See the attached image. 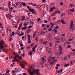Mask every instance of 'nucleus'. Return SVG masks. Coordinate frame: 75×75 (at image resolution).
I'll list each match as a JSON object with an SVG mask.
<instances>
[{
  "label": "nucleus",
  "mask_w": 75,
  "mask_h": 75,
  "mask_svg": "<svg viewBox=\"0 0 75 75\" xmlns=\"http://www.w3.org/2000/svg\"><path fill=\"white\" fill-rule=\"evenodd\" d=\"M48 30L49 31H52V29H51V28H49Z\"/></svg>",
  "instance_id": "4d7b16f0"
},
{
  "label": "nucleus",
  "mask_w": 75,
  "mask_h": 75,
  "mask_svg": "<svg viewBox=\"0 0 75 75\" xmlns=\"http://www.w3.org/2000/svg\"><path fill=\"white\" fill-rule=\"evenodd\" d=\"M27 64V62L25 61H23L20 64L22 68H25V66H24V64Z\"/></svg>",
  "instance_id": "7ed1b4c3"
},
{
  "label": "nucleus",
  "mask_w": 75,
  "mask_h": 75,
  "mask_svg": "<svg viewBox=\"0 0 75 75\" xmlns=\"http://www.w3.org/2000/svg\"><path fill=\"white\" fill-rule=\"evenodd\" d=\"M67 36H68V37H69L70 38H71L72 36V34L71 33H68L67 35Z\"/></svg>",
  "instance_id": "6ab92c4d"
},
{
  "label": "nucleus",
  "mask_w": 75,
  "mask_h": 75,
  "mask_svg": "<svg viewBox=\"0 0 75 75\" xmlns=\"http://www.w3.org/2000/svg\"><path fill=\"white\" fill-rule=\"evenodd\" d=\"M59 51H62V46L61 45H60L59 46Z\"/></svg>",
  "instance_id": "4be33fe9"
},
{
  "label": "nucleus",
  "mask_w": 75,
  "mask_h": 75,
  "mask_svg": "<svg viewBox=\"0 0 75 75\" xmlns=\"http://www.w3.org/2000/svg\"><path fill=\"white\" fill-rule=\"evenodd\" d=\"M74 21H71V25H74V23H73Z\"/></svg>",
  "instance_id": "864d4df0"
},
{
  "label": "nucleus",
  "mask_w": 75,
  "mask_h": 75,
  "mask_svg": "<svg viewBox=\"0 0 75 75\" xmlns=\"http://www.w3.org/2000/svg\"><path fill=\"white\" fill-rule=\"evenodd\" d=\"M19 55H16V56H14V59H15V60H16V61L17 62H19V60L18 59H17V58L19 57Z\"/></svg>",
  "instance_id": "0eeeda50"
},
{
  "label": "nucleus",
  "mask_w": 75,
  "mask_h": 75,
  "mask_svg": "<svg viewBox=\"0 0 75 75\" xmlns=\"http://www.w3.org/2000/svg\"><path fill=\"white\" fill-rule=\"evenodd\" d=\"M73 44L74 47H75V41L73 43Z\"/></svg>",
  "instance_id": "338daca9"
},
{
  "label": "nucleus",
  "mask_w": 75,
  "mask_h": 75,
  "mask_svg": "<svg viewBox=\"0 0 75 75\" xmlns=\"http://www.w3.org/2000/svg\"><path fill=\"white\" fill-rule=\"evenodd\" d=\"M30 52L28 54V55H31L33 53V52H32V51H30Z\"/></svg>",
  "instance_id": "ea45409f"
},
{
  "label": "nucleus",
  "mask_w": 75,
  "mask_h": 75,
  "mask_svg": "<svg viewBox=\"0 0 75 75\" xmlns=\"http://www.w3.org/2000/svg\"><path fill=\"white\" fill-rule=\"evenodd\" d=\"M12 24L13 25H16V24H17V23H16V22H13L12 23Z\"/></svg>",
  "instance_id": "7c9ffc66"
},
{
  "label": "nucleus",
  "mask_w": 75,
  "mask_h": 75,
  "mask_svg": "<svg viewBox=\"0 0 75 75\" xmlns=\"http://www.w3.org/2000/svg\"><path fill=\"white\" fill-rule=\"evenodd\" d=\"M37 7L38 8H40L41 7V6L40 5H37Z\"/></svg>",
  "instance_id": "a18cd8bd"
},
{
  "label": "nucleus",
  "mask_w": 75,
  "mask_h": 75,
  "mask_svg": "<svg viewBox=\"0 0 75 75\" xmlns=\"http://www.w3.org/2000/svg\"><path fill=\"white\" fill-rule=\"evenodd\" d=\"M13 6H14V7H17V6L15 4H12Z\"/></svg>",
  "instance_id": "680f3d73"
},
{
  "label": "nucleus",
  "mask_w": 75,
  "mask_h": 75,
  "mask_svg": "<svg viewBox=\"0 0 75 75\" xmlns=\"http://www.w3.org/2000/svg\"><path fill=\"white\" fill-rule=\"evenodd\" d=\"M67 47L68 48H71V45H68L67 46Z\"/></svg>",
  "instance_id": "5fc2aeb1"
},
{
  "label": "nucleus",
  "mask_w": 75,
  "mask_h": 75,
  "mask_svg": "<svg viewBox=\"0 0 75 75\" xmlns=\"http://www.w3.org/2000/svg\"><path fill=\"white\" fill-rule=\"evenodd\" d=\"M51 67H52V65H50V64H48V65L47 66V68L48 69H50L51 68Z\"/></svg>",
  "instance_id": "dca6fc26"
},
{
  "label": "nucleus",
  "mask_w": 75,
  "mask_h": 75,
  "mask_svg": "<svg viewBox=\"0 0 75 75\" xmlns=\"http://www.w3.org/2000/svg\"><path fill=\"white\" fill-rule=\"evenodd\" d=\"M28 44H30V43H31V40H29L28 41Z\"/></svg>",
  "instance_id": "69168bd1"
},
{
  "label": "nucleus",
  "mask_w": 75,
  "mask_h": 75,
  "mask_svg": "<svg viewBox=\"0 0 75 75\" xmlns=\"http://www.w3.org/2000/svg\"><path fill=\"white\" fill-rule=\"evenodd\" d=\"M56 17H54L53 18V21H54V20H56Z\"/></svg>",
  "instance_id": "0e129e2a"
},
{
  "label": "nucleus",
  "mask_w": 75,
  "mask_h": 75,
  "mask_svg": "<svg viewBox=\"0 0 75 75\" xmlns=\"http://www.w3.org/2000/svg\"><path fill=\"white\" fill-rule=\"evenodd\" d=\"M61 23H62L63 24H66V23L65 22H64V20L63 19L61 20Z\"/></svg>",
  "instance_id": "412c9836"
},
{
  "label": "nucleus",
  "mask_w": 75,
  "mask_h": 75,
  "mask_svg": "<svg viewBox=\"0 0 75 75\" xmlns=\"http://www.w3.org/2000/svg\"><path fill=\"white\" fill-rule=\"evenodd\" d=\"M6 16L7 18H9V20H10V19H11V17H12V15L10 14H8V15L6 14Z\"/></svg>",
  "instance_id": "39448f33"
},
{
  "label": "nucleus",
  "mask_w": 75,
  "mask_h": 75,
  "mask_svg": "<svg viewBox=\"0 0 75 75\" xmlns=\"http://www.w3.org/2000/svg\"><path fill=\"white\" fill-rule=\"evenodd\" d=\"M56 42H57V43H60L61 42L60 41H55Z\"/></svg>",
  "instance_id": "052dcab7"
},
{
  "label": "nucleus",
  "mask_w": 75,
  "mask_h": 75,
  "mask_svg": "<svg viewBox=\"0 0 75 75\" xmlns=\"http://www.w3.org/2000/svg\"><path fill=\"white\" fill-rule=\"evenodd\" d=\"M27 3V4H28L29 5H30V4H31V5L32 6H34V4L32 3Z\"/></svg>",
  "instance_id": "e433bc0d"
},
{
  "label": "nucleus",
  "mask_w": 75,
  "mask_h": 75,
  "mask_svg": "<svg viewBox=\"0 0 75 75\" xmlns=\"http://www.w3.org/2000/svg\"><path fill=\"white\" fill-rule=\"evenodd\" d=\"M75 10H74V8H73L72 9H70L69 10L70 11H72L73 12H74Z\"/></svg>",
  "instance_id": "c756f323"
},
{
  "label": "nucleus",
  "mask_w": 75,
  "mask_h": 75,
  "mask_svg": "<svg viewBox=\"0 0 75 75\" xmlns=\"http://www.w3.org/2000/svg\"><path fill=\"white\" fill-rule=\"evenodd\" d=\"M43 43L44 44H47L48 43V42L47 41L43 42Z\"/></svg>",
  "instance_id": "4c0bfd02"
},
{
  "label": "nucleus",
  "mask_w": 75,
  "mask_h": 75,
  "mask_svg": "<svg viewBox=\"0 0 75 75\" xmlns=\"http://www.w3.org/2000/svg\"><path fill=\"white\" fill-rule=\"evenodd\" d=\"M33 67H34V64L31 65L30 67V68H33Z\"/></svg>",
  "instance_id": "c03bdc74"
},
{
  "label": "nucleus",
  "mask_w": 75,
  "mask_h": 75,
  "mask_svg": "<svg viewBox=\"0 0 75 75\" xmlns=\"http://www.w3.org/2000/svg\"><path fill=\"white\" fill-rule=\"evenodd\" d=\"M15 70L16 72H20V71H21V69L18 68H16Z\"/></svg>",
  "instance_id": "9d476101"
},
{
  "label": "nucleus",
  "mask_w": 75,
  "mask_h": 75,
  "mask_svg": "<svg viewBox=\"0 0 75 75\" xmlns=\"http://www.w3.org/2000/svg\"><path fill=\"white\" fill-rule=\"evenodd\" d=\"M28 27L27 26H25L22 28V30H24L25 29H26V28H27Z\"/></svg>",
  "instance_id": "393cba45"
},
{
  "label": "nucleus",
  "mask_w": 75,
  "mask_h": 75,
  "mask_svg": "<svg viewBox=\"0 0 75 75\" xmlns=\"http://www.w3.org/2000/svg\"><path fill=\"white\" fill-rule=\"evenodd\" d=\"M61 36H62V37H65V34H62L61 35Z\"/></svg>",
  "instance_id": "6e6d98bb"
},
{
  "label": "nucleus",
  "mask_w": 75,
  "mask_h": 75,
  "mask_svg": "<svg viewBox=\"0 0 75 75\" xmlns=\"http://www.w3.org/2000/svg\"><path fill=\"white\" fill-rule=\"evenodd\" d=\"M45 63V62H40V65H43V64H44Z\"/></svg>",
  "instance_id": "2f4dec72"
},
{
  "label": "nucleus",
  "mask_w": 75,
  "mask_h": 75,
  "mask_svg": "<svg viewBox=\"0 0 75 75\" xmlns=\"http://www.w3.org/2000/svg\"><path fill=\"white\" fill-rule=\"evenodd\" d=\"M35 69L33 70L32 71H30V74L31 75H34V73H35Z\"/></svg>",
  "instance_id": "423d86ee"
},
{
  "label": "nucleus",
  "mask_w": 75,
  "mask_h": 75,
  "mask_svg": "<svg viewBox=\"0 0 75 75\" xmlns=\"http://www.w3.org/2000/svg\"><path fill=\"white\" fill-rule=\"evenodd\" d=\"M30 46L31 47H34V44L32 43V44H31L30 45Z\"/></svg>",
  "instance_id": "774afa93"
},
{
  "label": "nucleus",
  "mask_w": 75,
  "mask_h": 75,
  "mask_svg": "<svg viewBox=\"0 0 75 75\" xmlns=\"http://www.w3.org/2000/svg\"><path fill=\"white\" fill-rule=\"evenodd\" d=\"M22 25H23V23H21L20 24L19 27L18 29V30H20V28H21V27H22Z\"/></svg>",
  "instance_id": "4468645a"
},
{
  "label": "nucleus",
  "mask_w": 75,
  "mask_h": 75,
  "mask_svg": "<svg viewBox=\"0 0 75 75\" xmlns=\"http://www.w3.org/2000/svg\"><path fill=\"white\" fill-rule=\"evenodd\" d=\"M23 1L21 2L20 3V4L21 6H22V5H23Z\"/></svg>",
  "instance_id": "37998d69"
},
{
  "label": "nucleus",
  "mask_w": 75,
  "mask_h": 75,
  "mask_svg": "<svg viewBox=\"0 0 75 75\" xmlns=\"http://www.w3.org/2000/svg\"><path fill=\"white\" fill-rule=\"evenodd\" d=\"M3 41L2 40L1 42H0V47L1 45H3Z\"/></svg>",
  "instance_id": "bb28decb"
},
{
  "label": "nucleus",
  "mask_w": 75,
  "mask_h": 75,
  "mask_svg": "<svg viewBox=\"0 0 75 75\" xmlns=\"http://www.w3.org/2000/svg\"><path fill=\"white\" fill-rule=\"evenodd\" d=\"M50 24L51 25H52V26H54V24L52 22H51L50 23Z\"/></svg>",
  "instance_id": "a19ab883"
},
{
  "label": "nucleus",
  "mask_w": 75,
  "mask_h": 75,
  "mask_svg": "<svg viewBox=\"0 0 75 75\" xmlns=\"http://www.w3.org/2000/svg\"><path fill=\"white\" fill-rule=\"evenodd\" d=\"M11 45L13 48H14V45L13 44V43H11Z\"/></svg>",
  "instance_id": "e2e57ef3"
},
{
  "label": "nucleus",
  "mask_w": 75,
  "mask_h": 75,
  "mask_svg": "<svg viewBox=\"0 0 75 75\" xmlns=\"http://www.w3.org/2000/svg\"><path fill=\"white\" fill-rule=\"evenodd\" d=\"M70 29H72V30H71L72 31V30H75V28L74 27V25H71L70 27Z\"/></svg>",
  "instance_id": "9b49d317"
},
{
  "label": "nucleus",
  "mask_w": 75,
  "mask_h": 75,
  "mask_svg": "<svg viewBox=\"0 0 75 75\" xmlns=\"http://www.w3.org/2000/svg\"><path fill=\"white\" fill-rule=\"evenodd\" d=\"M31 21V19H30L29 18H27L25 21V23L23 25L24 26H26V25H27L26 24H28V23H30Z\"/></svg>",
  "instance_id": "f257e3e1"
},
{
  "label": "nucleus",
  "mask_w": 75,
  "mask_h": 75,
  "mask_svg": "<svg viewBox=\"0 0 75 75\" xmlns=\"http://www.w3.org/2000/svg\"><path fill=\"white\" fill-rule=\"evenodd\" d=\"M51 36H52V33H48L47 35V40L49 41L51 40Z\"/></svg>",
  "instance_id": "f03ea898"
},
{
  "label": "nucleus",
  "mask_w": 75,
  "mask_h": 75,
  "mask_svg": "<svg viewBox=\"0 0 75 75\" xmlns=\"http://www.w3.org/2000/svg\"><path fill=\"white\" fill-rule=\"evenodd\" d=\"M51 57H52V55H51L50 57H49L48 61L49 63H50L51 62Z\"/></svg>",
  "instance_id": "aec40b11"
},
{
  "label": "nucleus",
  "mask_w": 75,
  "mask_h": 75,
  "mask_svg": "<svg viewBox=\"0 0 75 75\" xmlns=\"http://www.w3.org/2000/svg\"><path fill=\"white\" fill-rule=\"evenodd\" d=\"M57 14V12H54V13H52L51 15V16H55V14Z\"/></svg>",
  "instance_id": "5701e85b"
},
{
  "label": "nucleus",
  "mask_w": 75,
  "mask_h": 75,
  "mask_svg": "<svg viewBox=\"0 0 75 75\" xmlns=\"http://www.w3.org/2000/svg\"><path fill=\"white\" fill-rule=\"evenodd\" d=\"M46 50L47 52L50 53V54H52V52L50 51V48H49V47H47Z\"/></svg>",
  "instance_id": "1a4fd4ad"
},
{
  "label": "nucleus",
  "mask_w": 75,
  "mask_h": 75,
  "mask_svg": "<svg viewBox=\"0 0 75 75\" xmlns=\"http://www.w3.org/2000/svg\"><path fill=\"white\" fill-rule=\"evenodd\" d=\"M0 27L1 28H3V26H2V24H1V23H0Z\"/></svg>",
  "instance_id": "09e8293b"
},
{
  "label": "nucleus",
  "mask_w": 75,
  "mask_h": 75,
  "mask_svg": "<svg viewBox=\"0 0 75 75\" xmlns=\"http://www.w3.org/2000/svg\"><path fill=\"white\" fill-rule=\"evenodd\" d=\"M30 11L32 12V13L34 14H35V12L34 11V9H30Z\"/></svg>",
  "instance_id": "ddd939ff"
},
{
  "label": "nucleus",
  "mask_w": 75,
  "mask_h": 75,
  "mask_svg": "<svg viewBox=\"0 0 75 75\" xmlns=\"http://www.w3.org/2000/svg\"><path fill=\"white\" fill-rule=\"evenodd\" d=\"M69 63H68L67 64H65L64 65V67H69Z\"/></svg>",
  "instance_id": "b1692460"
},
{
  "label": "nucleus",
  "mask_w": 75,
  "mask_h": 75,
  "mask_svg": "<svg viewBox=\"0 0 75 75\" xmlns=\"http://www.w3.org/2000/svg\"><path fill=\"white\" fill-rule=\"evenodd\" d=\"M30 48V46H27L26 47L27 50H28Z\"/></svg>",
  "instance_id": "c9c22d12"
},
{
  "label": "nucleus",
  "mask_w": 75,
  "mask_h": 75,
  "mask_svg": "<svg viewBox=\"0 0 75 75\" xmlns=\"http://www.w3.org/2000/svg\"><path fill=\"white\" fill-rule=\"evenodd\" d=\"M14 31H13L12 33V35H13H13H14Z\"/></svg>",
  "instance_id": "bf43d9fd"
},
{
  "label": "nucleus",
  "mask_w": 75,
  "mask_h": 75,
  "mask_svg": "<svg viewBox=\"0 0 75 75\" xmlns=\"http://www.w3.org/2000/svg\"><path fill=\"white\" fill-rule=\"evenodd\" d=\"M53 11V8L52 7L50 10V12H52Z\"/></svg>",
  "instance_id": "f704fd0d"
},
{
  "label": "nucleus",
  "mask_w": 75,
  "mask_h": 75,
  "mask_svg": "<svg viewBox=\"0 0 75 75\" xmlns=\"http://www.w3.org/2000/svg\"><path fill=\"white\" fill-rule=\"evenodd\" d=\"M52 31H54L55 33H56L57 32V30L54 28V29H53Z\"/></svg>",
  "instance_id": "a878e982"
},
{
  "label": "nucleus",
  "mask_w": 75,
  "mask_h": 75,
  "mask_svg": "<svg viewBox=\"0 0 75 75\" xmlns=\"http://www.w3.org/2000/svg\"><path fill=\"white\" fill-rule=\"evenodd\" d=\"M54 36L55 37H58L59 36V33L58 34H57V33H56L55 35H54Z\"/></svg>",
  "instance_id": "f3484780"
},
{
  "label": "nucleus",
  "mask_w": 75,
  "mask_h": 75,
  "mask_svg": "<svg viewBox=\"0 0 75 75\" xmlns=\"http://www.w3.org/2000/svg\"><path fill=\"white\" fill-rule=\"evenodd\" d=\"M49 45H50V47H52V42H50L49 43Z\"/></svg>",
  "instance_id": "8fccbe9b"
},
{
  "label": "nucleus",
  "mask_w": 75,
  "mask_h": 75,
  "mask_svg": "<svg viewBox=\"0 0 75 75\" xmlns=\"http://www.w3.org/2000/svg\"><path fill=\"white\" fill-rule=\"evenodd\" d=\"M16 33L18 35H19L20 34V32H19V31H17L16 32Z\"/></svg>",
  "instance_id": "49530a36"
},
{
  "label": "nucleus",
  "mask_w": 75,
  "mask_h": 75,
  "mask_svg": "<svg viewBox=\"0 0 75 75\" xmlns=\"http://www.w3.org/2000/svg\"><path fill=\"white\" fill-rule=\"evenodd\" d=\"M52 45L53 47H56V48L57 47V46H58V45L56 43H53L52 44Z\"/></svg>",
  "instance_id": "f8f14e48"
},
{
  "label": "nucleus",
  "mask_w": 75,
  "mask_h": 75,
  "mask_svg": "<svg viewBox=\"0 0 75 75\" xmlns=\"http://www.w3.org/2000/svg\"><path fill=\"white\" fill-rule=\"evenodd\" d=\"M55 29H57V30L59 29V26L58 25H57L54 28Z\"/></svg>",
  "instance_id": "473e14b6"
},
{
  "label": "nucleus",
  "mask_w": 75,
  "mask_h": 75,
  "mask_svg": "<svg viewBox=\"0 0 75 75\" xmlns=\"http://www.w3.org/2000/svg\"><path fill=\"white\" fill-rule=\"evenodd\" d=\"M69 6L71 7H74V6H75V5L73 4H70L69 5Z\"/></svg>",
  "instance_id": "cd10ccee"
},
{
  "label": "nucleus",
  "mask_w": 75,
  "mask_h": 75,
  "mask_svg": "<svg viewBox=\"0 0 75 75\" xmlns=\"http://www.w3.org/2000/svg\"><path fill=\"white\" fill-rule=\"evenodd\" d=\"M25 17L24 16H22V18L21 20V21H24V20H25Z\"/></svg>",
  "instance_id": "a211bd4d"
},
{
  "label": "nucleus",
  "mask_w": 75,
  "mask_h": 75,
  "mask_svg": "<svg viewBox=\"0 0 75 75\" xmlns=\"http://www.w3.org/2000/svg\"><path fill=\"white\" fill-rule=\"evenodd\" d=\"M27 8H28V9H29V11H30V9H32L30 8V7H29V6H27Z\"/></svg>",
  "instance_id": "603ef678"
},
{
  "label": "nucleus",
  "mask_w": 75,
  "mask_h": 75,
  "mask_svg": "<svg viewBox=\"0 0 75 75\" xmlns=\"http://www.w3.org/2000/svg\"><path fill=\"white\" fill-rule=\"evenodd\" d=\"M33 38H35V36H36V34H35V33H34L33 34Z\"/></svg>",
  "instance_id": "de8ad7c7"
},
{
  "label": "nucleus",
  "mask_w": 75,
  "mask_h": 75,
  "mask_svg": "<svg viewBox=\"0 0 75 75\" xmlns=\"http://www.w3.org/2000/svg\"><path fill=\"white\" fill-rule=\"evenodd\" d=\"M22 5L23 6H27V4H25V3H23Z\"/></svg>",
  "instance_id": "58836bf2"
},
{
  "label": "nucleus",
  "mask_w": 75,
  "mask_h": 75,
  "mask_svg": "<svg viewBox=\"0 0 75 75\" xmlns=\"http://www.w3.org/2000/svg\"><path fill=\"white\" fill-rule=\"evenodd\" d=\"M56 72L57 74H59V73L60 72V71L58 70H57Z\"/></svg>",
  "instance_id": "13d9d810"
},
{
  "label": "nucleus",
  "mask_w": 75,
  "mask_h": 75,
  "mask_svg": "<svg viewBox=\"0 0 75 75\" xmlns=\"http://www.w3.org/2000/svg\"><path fill=\"white\" fill-rule=\"evenodd\" d=\"M42 48H43V47L42 46H40L38 47L37 48L38 51L39 52H41V51H42Z\"/></svg>",
  "instance_id": "20e7f679"
},
{
  "label": "nucleus",
  "mask_w": 75,
  "mask_h": 75,
  "mask_svg": "<svg viewBox=\"0 0 75 75\" xmlns=\"http://www.w3.org/2000/svg\"><path fill=\"white\" fill-rule=\"evenodd\" d=\"M43 13H43V14L42 15L43 17L45 15V13H46L45 11H44Z\"/></svg>",
  "instance_id": "79ce46f5"
},
{
  "label": "nucleus",
  "mask_w": 75,
  "mask_h": 75,
  "mask_svg": "<svg viewBox=\"0 0 75 75\" xmlns=\"http://www.w3.org/2000/svg\"><path fill=\"white\" fill-rule=\"evenodd\" d=\"M32 50H33V52H35V47H33L32 48Z\"/></svg>",
  "instance_id": "72a5a7b5"
},
{
  "label": "nucleus",
  "mask_w": 75,
  "mask_h": 75,
  "mask_svg": "<svg viewBox=\"0 0 75 75\" xmlns=\"http://www.w3.org/2000/svg\"><path fill=\"white\" fill-rule=\"evenodd\" d=\"M39 71H40V69H38L37 70H35V73L36 74H37V75H39V74H40V73L39 72Z\"/></svg>",
  "instance_id": "2eb2a0df"
},
{
  "label": "nucleus",
  "mask_w": 75,
  "mask_h": 75,
  "mask_svg": "<svg viewBox=\"0 0 75 75\" xmlns=\"http://www.w3.org/2000/svg\"><path fill=\"white\" fill-rule=\"evenodd\" d=\"M41 59L42 62H43V61H45V59L44 58V57H42Z\"/></svg>",
  "instance_id": "c85d7f7f"
},
{
  "label": "nucleus",
  "mask_w": 75,
  "mask_h": 75,
  "mask_svg": "<svg viewBox=\"0 0 75 75\" xmlns=\"http://www.w3.org/2000/svg\"><path fill=\"white\" fill-rule=\"evenodd\" d=\"M20 3V2H18L16 3V4L17 5V6H18V5H19V3Z\"/></svg>",
  "instance_id": "3c124183"
},
{
  "label": "nucleus",
  "mask_w": 75,
  "mask_h": 75,
  "mask_svg": "<svg viewBox=\"0 0 75 75\" xmlns=\"http://www.w3.org/2000/svg\"><path fill=\"white\" fill-rule=\"evenodd\" d=\"M60 40H62V42L65 41V38L64 37H60L59 38Z\"/></svg>",
  "instance_id": "6e6552de"
}]
</instances>
